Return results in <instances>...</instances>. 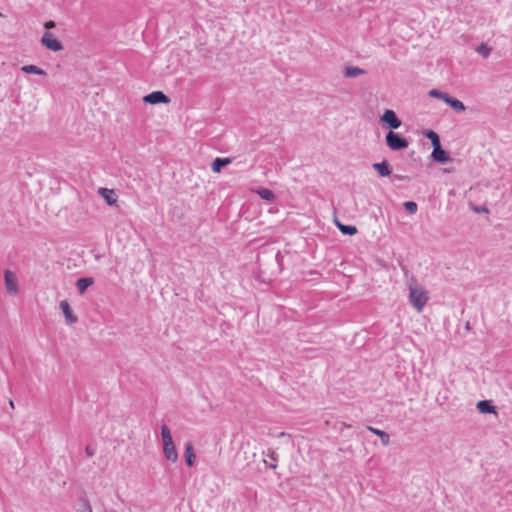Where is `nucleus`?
<instances>
[{
  "label": "nucleus",
  "instance_id": "1a4fd4ad",
  "mask_svg": "<svg viewBox=\"0 0 512 512\" xmlns=\"http://www.w3.org/2000/svg\"><path fill=\"white\" fill-rule=\"evenodd\" d=\"M60 308L65 316V320H66L67 324L71 325L78 321L77 316L73 314V311H72L70 304L68 303L67 300H62L60 302Z\"/></svg>",
  "mask_w": 512,
  "mask_h": 512
},
{
  "label": "nucleus",
  "instance_id": "4be33fe9",
  "mask_svg": "<svg viewBox=\"0 0 512 512\" xmlns=\"http://www.w3.org/2000/svg\"><path fill=\"white\" fill-rule=\"evenodd\" d=\"M257 193L264 200L273 201L275 199L274 192L272 190L268 189V188H260L257 191Z\"/></svg>",
  "mask_w": 512,
  "mask_h": 512
},
{
  "label": "nucleus",
  "instance_id": "0eeeda50",
  "mask_svg": "<svg viewBox=\"0 0 512 512\" xmlns=\"http://www.w3.org/2000/svg\"><path fill=\"white\" fill-rule=\"evenodd\" d=\"M143 101L149 104H167L170 98L162 91H153L143 97Z\"/></svg>",
  "mask_w": 512,
  "mask_h": 512
},
{
  "label": "nucleus",
  "instance_id": "393cba45",
  "mask_svg": "<svg viewBox=\"0 0 512 512\" xmlns=\"http://www.w3.org/2000/svg\"><path fill=\"white\" fill-rule=\"evenodd\" d=\"M471 209L476 212V213H485V214H489V209L485 206V205H482V206H475V205H472L471 206Z\"/></svg>",
  "mask_w": 512,
  "mask_h": 512
},
{
  "label": "nucleus",
  "instance_id": "f3484780",
  "mask_svg": "<svg viewBox=\"0 0 512 512\" xmlns=\"http://www.w3.org/2000/svg\"><path fill=\"white\" fill-rule=\"evenodd\" d=\"M364 74H366V71L356 66H348L344 70V77L346 78H355Z\"/></svg>",
  "mask_w": 512,
  "mask_h": 512
},
{
  "label": "nucleus",
  "instance_id": "473e14b6",
  "mask_svg": "<svg viewBox=\"0 0 512 512\" xmlns=\"http://www.w3.org/2000/svg\"><path fill=\"white\" fill-rule=\"evenodd\" d=\"M339 424V430L342 431L344 428H351V425L346 422H340Z\"/></svg>",
  "mask_w": 512,
  "mask_h": 512
},
{
  "label": "nucleus",
  "instance_id": "b1692460",
  "mask_svg": "<svg viewBox=\"0 0 512 512\" xmlns=\"http://www.w3.org/2000/svg\"><path fill=\"white\" fill-rule=\"evenodd\" d=\"M476 51L484 58H487L491 53V48L488 47L486 44H481L480 46L477 47Z\"/></svg>",
  "mask_w": 512,
  "mask_h": 512
},
{
  "label": "nucleus",
  "instance_id": "dca6fc26",
  "mask_svg": "<svg viewBox=\"0 0 512 512\" xmlns=\"http://www.w3.org/2000/svg\"><path fill=\"white\" fill-rule=\"evenodd\" d=\"M367 430H369L373 434L377 435L380 438V440L384 446L389 445L390 435L387 432L377 429V428H374L372 426H367Z\"/></svg>",
  "mask_w": 512,
  "mask_h": 512
},
{
  "label": "nucleus",
  "instance_id": "bb28decb",
  "mask_svg": "<svg viewBox=\"0 0 512 512\" xmlns=\"http://www.w3.org/2000/svg\"><path fill=\"white\" fill-rule=\"evenodd\" d=\"M443 93L444 92H442V91H440L438 89H432V90L429 91V96L441 99Z\"/></svg>",
  "mask_w": 512,
  "mask_h": 512
},
{
  "label": "nucleus",
  "instance_id": "ddd939ff",
  "mask_svg": "<svg viewBox=\"0 0 512 512\" xmlns=\"http://www.w3.org/2000/svg\"><path fill=\"white\" fill-rule=\"evenodd\" d=\"M184 458L188 467L194 466L195 454L192 442H187L185 444Z\"/></svg>",
  "mask_w": 512,
  "mask_h": 512
},
{
  "label": "nucleus",
  "instance_id": "f03ea898",
  "mask_svg": "<svg viewBox=\"0 0 512 512\" xmlns=\"http://www.w3.org/2000/svg\"><path fill=\"white\" fill-rule=\"evenodd\" d=\"M161 436L164 456L167 460L176 462L178 460V453L173 442L170 428L166 424L161 426Z\"/></svg>",
  "mask_w": 512,
  "mask_h": 512
},
{
  "label": "nucleus",
  "instance_id": "6ab92c4d",
  "mask_svg": "<svg viewBox=\"0 0 512 512\" xmlns=\"http://www.w3.org/2000/svg\"><path fill=\"white\" fill-rule=\"evenodd\" d=\"M22 72L26 74H35L45 76L47 73L36 65H24L21 67Z\"/></svg>",
  "mask_w": 512,
  "mask_h": 512
},
{
  "label": "nucleus",
  "instance_id": "39448f33",
  "mask_svg": "<svg viewBox=\"0 0 512 512\" xmlns=\"http://www.w3.org/2000/svg\"><path fill=\"white\" fill-rule=\"evenodd\" d=\"M381 121L387 125L388 128L394 130L398 129L402 122L393 110L387 109L381 116Z\"/></svg>",
  "mask_w": 512,
  "mask_h": 512
},
{
  "label": "nucleus",
  "instance_id": "cd10ccee",
  "mask_svg": "<svg viewBox=\"0 0 512 512\" xmlns=\"http://www.w3.org/2000/svg\"><path fill=\"white\" fill-rule=\"evenodd\" d=\"M82 503H83V511L82 512H92V508H91V505L88 501V499L84 498L82 499Z\"/></svg>",
  "mask_w": 512,
  "mask_h": 512
},
{
  "label": "nucleus",
  "instance_id": "aec40b11",
  "mask_svg": "<svg viewBox=\"0 0 512 512\" xmlns=\"http://www.w3.org/2000/svg\"><path fill=\"white\" fill-rule=\"evenodd\" d=\"M423 134L431 141L433 147L441 144L440 137L435 131L426 129Z\"/></svg>",
  "mask_w": 512,
  "mask_h": 512
},
{
  "label": "nucleus",
  "instance_id": "c85d7f7f",
  "mask_svg": "<svg viewBox=\"0 0 512 512\" xmlns=\"http://www.w3.org/2000/svg\"><path fill=\"white\" fill-rule=\"evenodd\" d=\"M85 453L88 457H92L95 454V449L92 448L90 445H87L85 448Z\"/></svg>",
  "mask_w": 512,
  "mask_h": 512
},
{
  "label": "nucleus",
  "instance_id": "9d476101",
  "mask_svg": "<svg viewBox=\"0 0 512 512\" xmlns=\"http://www.w3.org/2000/svg\"><path fill=\"white\" fill-rule=\"evenodd\" d=\"M372 167L377 171L380 177H388L392 173L390 165L387 160H383L382 162L379 163H374Z\"/></svg>",
  "mask_w": 512,
  "mask_h": 512
},
{
  "label": "nucleus",
  "instance_id": "2f4dec72",
  "mask_svg": "<svg viewBox=\"0 0 512 512\" xmlns=\"http://www.w3.org/2000/svg\"><path fill=\"white\" fill-rule=\"evenodd\" d=\"M452 97L448 94V93H443L442 97H441V100H443L446 104L449 103V100L451 99Z\"/></svg>",
  "mask_w": 512,
  "mask_h": 512
},
{
  "label": "nucleus",
  "instance_id": "5701e85b",
  "mask_svg": "<svg viewBox=\"0 0 512 512\" xmlns=\"http://www.w3.org/2000/svg\"><path fill=\"white\" fill-rule=\"evenodd\" d=\"M403 207L406 211H408L410 214H415L418 210V205L414 201H406L403 203Z\"/></svg>",
  "mask_w": 512,
  "mask_h": 512
},
{
  "label": "nucleus",
  "instance_id": "7ed1b4c3",
  "mask_svg": "<svg viewBox=\"0 0 512 512\" xmlns=\"http://www.w3.org/2000/svg\"><path fill=\"white\" fill-rule=\"evenodd\" d=\"M385 140H386V145L392 151H399V150L405 149L409 145V142L405 137H403L401 134L394 132L392 130L386 134Z\"/></svg>",
  "mask_w": 512,
  "mask_h": 512
},
{
  "label": "nucleus",
  "instance_id": "a878e982",
  "mask_svg": "<svg viewBox=\"0 0 512 512\" xmlns=\"http://www.w3.org/2000/svg\"><path fill=\"white\" fill-rule=\"evenodd\" d=\"M410 177L406 175L394 174L392 176V181H409Z\"/></svg>",
  "mask_w": 512,
  "mask_h": 512
},
{
  "label": "nucleus",
  "instance_id": "f8f14e48",
  "mask_svg": "<svg viewBox=\"0 0 512 512\" xmlns=\"http://www.w3.org/2000/svg\"><path fill=\"white\" fill-rule=\"evenodd\" d=\"M478 411L482 414H490L496 412V407L490 400H480L476 405Z\"/></svg>",
  "mask_w": 512,
  "mask_h": 512
},
{
  "label": "nucleus",
  "instance_id": "4468645a",
  "mask_svg": "<svg viewBox=\"0 0 512 512\" xmlns=\"http://www.w3.org/2000/svg\"><path fill=\"white\" fill-rule=\"evenodd\" d=\"M93 284L94 279L91 277H81L76 281V287L80 294H83Z\"/></svg>",
  "mask_w": 512,
  "mask_h": 512
},
{
  "label": "nucleus",
  "instance_id": "a211bd4d",
  "mask_svg": "<svg viewBox=\"0 0 512 512\" xmlns=\"http://www.w3.org/2000/svg\"><path fill=\"white\" fill-rule=\"evenodd\" d=\"M336 223V226L338 227V229L341 231L342 234L344 235H349V236H353L357 233V228L356 226L354 225H345L343 223H341L340 221L336 220L335 221Z\"/></svg>",
  "mask_w": 512,
  "mask_h": 512
},
{
  "label": "nucleus",
  "instance_id": "412c9836",
  "mask_svg": "<svg viewBox=\"0 0 512 512\" xmlns=\"http://www.w3.org/2000/svg\"><path fill=\"white\" fill-rule=\"evenodd\" d=\"M447 105H449L456 112H463L466 109V107L463 104V102H461L460 100H458V99H456L454 97H452L449 100V103Z\"/></svg>",
  "mask_w": 512,
  "mask_h": 512
},
{
  "label": "nucleus",
  "instance_id": "20e7f679",
  "mask_svg": "<svg viewBox=\"0 0 512 512\" xmlns=\"http://www.w3.org/2000/svg\"><path fill=\"white\" fill-rule=\"evenodd\" d=\"M41 43L47 49L58 52L63 49L62 43L54 37V35L50 32H45L41 38Z\"/></svg>",
  "mask_w": 512,
  "mask_h": 512
},
{
  "label": "nucleus",
  "instance_id": "f257e3e1",
  "mask_svg": "<svg viewBox=\"0 0 512 512\" xmlns=\"http://www.w3.org/2000/svg\"><path fill=\"white\" fill-rule=\"evenodd\" d=\"M428 293L419 287L415 277L409 282V302L418 311L421 312L428 301Z\"/></svg>",
  "mask_w": 512,
  "mask_h": 512
},
{
  "label": "nucleus",
  "instance_id": "72a5a7b5",
  "mask_svg": "<svg viewBox=\"0 0 512 512\" xmlns=\"http://www.w3.org/2000/svg\"><path fill=\"white\" fill-rule=\"evenodd\" d=\"M264 463H265L267 468H270V469H276L277 468V464L276 463H268L266 460H264Z\"/></svg>",
  "mask_w": 512,
  "mask_h": 512
},
{
  "label": "nucleus",
  "instance_id": "2eb2a0df",
  "mask_svg": "<svg viewBox=\"0 0 512 512\" xmlns=\"http://www.w3.org/2000/svg\"><path fill=\"white\" fill-rule=\"evenodd\" d=\"M231 162H232V159L229 157H227V158L217 157L211 164V170L214 173H219L223 167L230 164Z\"/></svg>",
  "mask_w": 512,
  "mask_h": 512
},
{
  "label": "nucleus",
  "instance_id": "9b49d317",
  "mask_svg": "<svg viewBox=\"0 0 512 512\" xmlns=\"http://www.w3.org/2000/svg\"><path fill=\"white\" fill-rule=\"evenodd\" d=\"M99 194L103 197L108 205L113 206L117 203V195L114 190L108 188H100Z\"/></svg>",
  "mask_w": 512,
  "mask_h": 512
},
{
  "label": "nucleus",
  "instance_id": "423d86ee",
  "mask_svg": "<svg viewBox=\"0 0 512 512\" xmlns=\"http://www.w3.org/2000/svg\"><path fill=\"white\" fill-rule=\"evenodd\" d=\"M5 287L9 294L16 295L19 292L18 281L16 275L10 271H4Z\"/></svg>",
  "mask_w": 512,
  "mask_h": 512
},
{
  "label": "nucleus",
  "instance_id": "c756f323",
  "mask_svg": "<svg viewBox=\"0 0 512 512\" xmlns=\"http://www.w3.org/2000/svg\"><path fill=\"white\" fill-rule=\"evenodd\" d=\"M265 455L270 457L271 459H274V462L277 461V454L275 451L268 450V453Z\"/></svg>",
  "mask_w": 512,
  "mask_h": 512
},
{
  "label": "nucleus",
  "instance_id": "6e6552de",
  "mask_svg": "<svg viewBox=\"0 0 512 512\" xmlns=\"http://www.w3.org/2000/svg\"><path fill=\"white\" fill-rule=\"evenodd\" d=\"M431 157L433 158L434 161L441 164H444L451 160L449 153L441 147V144L433 147Z\"/></svg>",
  "mask_w": 512,
  "mask_h": 512
},
{
  "label": "nucleus",
  "instance_id": "f704fd0d",
  "mask_svg": "<svg viewBox=\"0 0 512 512\" xmlns=\"http://www.w3.org/2000/svg\"><path fill=\"white\" fill-rule=\"evenodd\" d=\"M9 406L14 409L15 408V405H14V402L12 400H9Z\"/></svg>",
  "mask_w": 512,
  "mask_h": 512
},
{
  "label": "nucleus",
  "instance_id": "7c9ffc66",
  "mask_svg": "<svg viewBox=\"0 0 512 512\" xmlns=\"http://www.w3.org/2000/svg\"><path fill=\"white\" fill-rule=\"evenodd\" d=\"M55 26H56V25H55V22H54V21H52V20L47 21V22H45V24H44V27H45L46 29H48V30H49V29L54 28Z\"/></svg>",
  "mask_w": 512,
  "mask_h": 512
}]
</instances>
